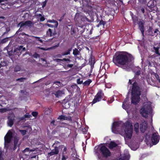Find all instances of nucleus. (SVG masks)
Listing matches in <instances>:
<instances>
[{"mask_svg":"<svg viewBox=\"0 0 160 160\" xmlns=\"http://www.w3.org/2000/svg\"><path fill=\"white\" fill-rule=\"evenodd\" d=\"M141 69L139 67H135L134 69L135 75L131 79H129L128 85H131V102L136 105L140 100V96L142 94L144 98H147L146 93L147 92V87L142 85V81L139 79L138 76L141 74Z\"/></svg>","mask_w":160,"mask_h":160,"instance_id":"f257e3e1","label":"nucleus"},{"mask_svg":"<svg viewBox=\"0 0 160 160\" xmlns=\"http://www.w3.org/2000/svg\"><path fill=\"white\" fill-rule=\"evenodd\" d=\"M125 127L124 129L126 137L128 139H131L132 136V122L127 121L125 123H122L120 122H115L112 125V132L115 133L117 134L120 130H119L120 127L122 128L123 127Z\"/></svg>","mask_w":160,"mask_h":160,"instance_id":"f03ea898","label":"nucleus"},{"mask_svg":"<svg viewBox=\"0 0 160 160\" xmlns=\"http://www.w3.org/2000/svg\"><path fill=\"white\" fill-rule=\"evenodd\" d=\"M127 54L122 52H117L114 55L112 62L117 66L120 67L124 66L129 62H132L134 58L131 54L127 53Z\"/></svg>","mask_w":160,"mask_h":160,"instance_id":"7ed1b4c3","label":"nucleus"},{"mask_svg":"<svg viewBox=\"0 0 160 160\" xmlns=\"http://www.w3.org/2000/svg\"><path fill=\"white\" fill-rule=\"evenodd\" d=\"M99 152L101 155L99 153L98 154V160H105V159L107 158L111 155V153L109 150L104 145L101 146Z\"/></svg>","mask_w":160,"mask_h":160,"instance_id":"20e7f679","label":"nucleus"},{"mask_svg":"<svg viewBox=\"0 0 160 160\" xmlns=\"http://www.w3.org/2000/svg\"><path fill=\"white\" fill-rule=\"evenodd\" d=\"M152 112L151 105L147 104L143 105L140 110V113L142 116L146 118H147L148 115L151 116Z\"/></svg>","mask_w":160,"mask_h":160,"instance_id":"39448f33","label":"nucleus"},{"mask_svg":"<svg viewBox=\"0 0 160 160\" xmlns=\"http://www.w3.org/2000/svg\"><path fill=\"white\" fill-rule=\"evenodd\" d=\"M74 20L77 26H85L86 24L85 22H90V20L86 17L82 16L78 13L76 14Z\"/></svg>","mask_w":160,"mask_h":160,"instance_id":"423d86ee","label":"nucleus"},{"mask_svg":"<svg viewBox=\"0 0 160 160\" xmlns=\"http://www.w3.org/2000/svg\"><path fill=\"white\" fill-rule=\"evenodd\" d=\"M104 95V94L102 90H99L93 99L92 102V104L100 101L102 99V98L103 96Z\"/></svg>","mask_w":160,"mask_h":160,"instance_id":"0eeeda50","label":"nucleus"},{"mask_svg":"<svg viewBox=\"0 0 160 160\" xmlns=\"http://www.w3.org/2000/svg\"><path fill=\"white\" fill-rule=\"evenodd\" d=\"M159 135L158 133H153L151 136V140L152 144L153 145H156L159 141Z\"/></svg>","mask_w":160,"mask_h":160,"instance_id":"6e6552de","label":"nucleus"},{"mask_svg":"<svg viewBox=\"0 0 160 160\" xmlns=\"http://www.w3.org/2000/svg\"><path fill=\"white\" fill-rule=\"evenodd\" d=\"M61 86V84L60 81L54 82L53 83L52 86L50 88V93L53 92L55 91L59 90V88Z\"/></svg>","mask_w":160,"mask_h":160,"instance_id":"1a4fd4ad","label":"nucleus"},{"mask_svg":"<svg viewBox=\"0 0 160 160\" xmlns=\"http://www.w3.org/2000/svg\"><path fill=\"white\" fill-rule=\"evenodd\" d=\"M33 24V23L31 21L28 20L24 22L23 21L20 22L18 24V27L20 26L21 28H22L24 26H27L30 27Z\"/></svg>","mask_w":160,"mask_h":160,"instance_id":"9d476101","label":"nucleus"},{"mask_svg":"<svg viewBox=\"0 0 160 160\" xmlns=\"http://www.w3.org/2000/svg\"><path fill=\"white\" fill-rule=\"evenodd\" d=\"M148 32L149 35L152 36H156L158 35V32H159V30L158 29H156L154 30L152 27H149Z\"/></svg>","mask_w":160,"mask_h":160,"instance_id":"9b49d317","label":"nucleus"},{"mask_svg":"<svg viewBox=\"0 0 160 160\" xmlns=\"http://www.w3.org/2000/svg\"><path fill=\"white\" fill-rule=\"evenodd\" d=\"M139 126L140 132L142 133H144L148 128V124L145 121L140 123Z\"/></svg>","mask_w":160,"mask_h":160,"instance_id":"f8f14e48","label":"nucleus"},{"mask_svg":"<svg viewBox=\"0 0 160 160\" xmlns=\"http://www.w3.org/2000/svg\"><path fill=\"white\" fill-rule=\"evenodd\" d=\"M72 54L74 55L76 59H80L81 54L80 50H79L77 48H75L73 49Z\"/></svg>","mask_w":160,"mask_h":160,"instance_id":"ddd939ff","label":"nucleus"},{"mask_svg":"<svg viewBox=\"0 0 160 160\" xmlns=\"http://www.w3.org/2000/svg\"><path fill=\"white\" fill-rule=\"evenodd\" d=\"M155 62L153 58L148 57L146 61V65L148 67H151L154 66Z\"/></svg>","mask_w":160,"mask_h":160,"instance_id":"4468645a","label":"nucleus"},{"mask_svg":"<svg viewBox=\"0 0 160 160\" xmlns=\"http://www.w3.org/2000/svg\"><path fill=\"white\" fill-rule=\"evenodd\" d=\"M64 94V90L55 91V92L51 93V95L54 94L57 98H58L59 97L62 96V95Z\"/></svg>","mask_w":160,"mask_h":160,"instance_id":"2eb2a0df","label":"nucleus"},{"mask_svg":"<svg viewBox=\"0 0 160 160\" xmlns=\"http://www.w3.org/2000/svg\"><path fill=\"white\" fill-rule=\"evenodd\" d=\"M47 35L48 37H51L52 36H54L57 34L55 29H51L49 28L46 32Z\"/></svg>","mask_w":160,"mask_h":160,"instance_id":"dca6fc26","label":"nucleus"},{"mask_svg":"<svg viewBox=\"0 0 160 160\" xmlns=\"http://www.w3.org/2000/svg\"><path fill=\"white\" fill-rule=\"evenodd\" d=\"M138 28L141 31L142 35L144 36V23L141 21H140L138 23Z\"/></svg>","mask_w":160,"mask_h":160,"instance_id":"f3484780","label":"nucleus"},{"mask_svg":"<svg viewBox=\"0 0 160 160\" xmlns=\"http://www.w3.org/2000/svg\"><path fill=\"white\" fill-rule=\"evenodd\" d=\"M58 119L60 120H68L70 121H72V117L70 116H68L67 117L64 115H60L58 118Z\"/></svg>","mask_w":160,"mask_h":160,"instance_id":"a211bd4d","label":"nucleus"},{"mask_svg":"<svg viewBox=\"0 0 160 160\" xmlns=\"http://www.w3.org/2000/svg\"><path fill=\"white\" fill-rule=\"evenodd\" d=\"M12 135L11 132L10 133L7 134L4 137L5 144L6 143H9L11 141V138H12Z\"/></svg>","mask_w":160,"mask_h":160,"instance_id":"6ab92c4d","label":"nucleus"},{"mask_svg":"<svg viewBox=\"0 0 160 160\" xmlns=\"http://www.w3.org/2000/svg\"><path fill=\"white\" fill-rule=\"evenodd\" d=\"M14 115H12V116H8V126L11 127L13 125L14 123Z\"/></svg>","mask_w":160,"mask_h":160,"instance_id":"aec40b11","label":"nucleus"},{"mask_svg":"<svg viewBox=\"0 0 160 160\" xmlns=\"http://www.w3.org/2000/svg\"><path fill=\"white\" fill-rule=\"evenodd\" d=\"M22 48V46L20 45L18 46V47L14 49V52L15 54L18 56H19L22 54L21 49Z\"/></svg>","mask_w":160,"mask_h":160,"instance_id":"412c9836","label":"nucleus"},{"mask_svg":"<svg viewBox=\"0 0 160 160\" xmlns=\"http://www.w3.org/2000/svg\"><path fill=\"white\" fill-rule=\"evenodd\" d=\"M59 153V149L57 147H55L54 149H53L50 152L48 153V155L52 156L54 155L58 154Z\"/></svg>","mask_w":160,"mask_h":160,"instance_id":"4be33fe9","label":"nucleus"},{"mask_svg":"<svg viewBox=\"0 0 160 160\" xmlns=\"http://www.w3.org/2000/svg\"><path fill=\"white\" fill-rule=\"evenodd\" d=\"M132 18L133 21V25L135 26L137 25L138 22V17L135 15L132 14Z\"/></svg>","mask_w":160,"mask_h":160,"instance_id":"5701e85b","label":"nucleus"},{"mask_svg":"<svg viewBox=\"0 0 160 160\" xmlns=\"http://www.w3.org/2000/svg\"><path fill=\"white\" fill-rule=\"evenodd\" d=\"M1 29L2 31H4V32L2 34L3 35L7 33L10 30V27H8L7 26L2 27L1 28Z\"/></svg>","mask_w":160,"mask_h":160,"instance_id":"b1692460","label":"nucleus"},{"mask_svg":"<svg viewBox=\"0 0 160 160\" xmlns=\"http://www.w3.org/2000/svg\"><path fill=\"white\" fill-rule=\"evenodd\" d=\"M79 28H77V29L78 30V32L80 33V34H82L83 32H84L86 28L85 27V26H77Z\"/></svg>","mask_w":160,"mask_h":160,"instance_id":"393cba45","label":"nucleus"},{"mask_svg":"<svg viewBox=\"0 0 160 160\" xmlns=\"http://www.w3.org/2000/svg\"><path fill=\"white\" fill-rule=\"evenodd\" d=\"M139 125L138 122H136L134 125V131L137 134H138L139 132Z\"/></svg>","mask_w":160,"mask_h":160,"instance_id":"a878e982","label":"nucleus"},{"mask_svg":"<svg viewBox=\"0 0 160 160\" xmlns=\"http://www.w3.org/2000/svg\"><path fill=\"white\" fill-rule=\"evenodd\" d=\"M118 146V144L115 142L111 141L109 144V148L110 149H113V148L116 147Z\"/></svg>","mask_w":160,"mask_h":160,"instance_id":"bb28decb","label":"nucleus"},{"mask_svg":"<svg viewBox=\"0 0 160 160\" xmlns=\"http://www.w3.org/2000/svg\"><path fill=\"white\" fill-rule=\"evenodd\" d=\"M52 111V109L50 108H46L45 109V114L46 115L50 114Z\"/></svg>","mask_w":160,"mask_h":160,"instance_id":"cd10ccee","label":"nucleus"},{"mask_svg":"<svg viewBox=\"0 0 160 160\" xmlns=\"http://www.w3.org/2000/svg\"><path fill=\"white\" fill-rule=\"evenodd\" d=\"M8 53L9 56H13L15 55V52H14V50H13L12 49L9 51L8 50L7 51Z\"/></svg>","mask_w":160,"mask_h":160,"instance_id":"c85d7f7f","label":"nucleus"},{"mask_svg":"<svg viewBox=\"0 0 160 160\" xmlns=\"http://www.w3.org/2000/svg\"><path fill=\"white\" fill-rule=\"evenodd\" d=\"M106 24V22L103 21L102 20H101L100 21L99 23L96 26L97 27H99L100 26H104Z\"/></svg>","mask_w":160,"mask_h":160,"instance_id":"c756f323","label":"nucleus"},{"mask_svg":"<svg viewBox=\"0 0 160 160\" xmlns=\"http://www.w3.org/2000/svg\"><path fill=\"white\" fill-rule=\"evenodd\" d=\"M92 80L90 79H88L85 82L83 83V84L84 86H88L90 83L92 82Z\"/></svg>","mask_w":160,"mask_h":160,"instance_id":"7c9ffc66","label":"nucleus"},{"mask_svg":"<svg viewBox=\"0 0 160 160\" xmlns=\"http://www.w3.org/2000/svg\"><path fill=\"white\" fill-rule=\"evenodd\" d=\"M30 37L32 38V39L35 38L36 40L37 41H39L40 43H42L43 42L42 40L40 39V38L39 37L34 36H30Z\"/></svg>","mask_w":160,"mask_h":160,"instance_id":"2f4dec72","label":"nucleus"},{"mask_svg":"<svg viewBox=\"0 0 160 160\" xmlns=\"http://www.w3.org/2000/svg\"><path fill=\"white\" fill-rule=\"evenodd\" d=\"M72 48H71L67 50V51H65L62 53V55L63 56L68 55L70 54V52L71 51Z\"/></svg>","mask_w":160,"mask_h":160,"instance_id":"473e14b6","label":"nucleus"},{"mask_svg":"<svg viewBox=\"0 0 160 160\" xmlns=\"http://www.w3.org/2000/svg\"><path fill=\"white\" fill-rule=\"evenodd\" d=\"M56 61L58 62H60L63 61H68L69 62H71V60L69 59L66 58H64L63 59H56Z\"/></svg>","mask_w":160,"mask_h":160,"instance_id":"72a5a7b5","label":"nucleus"},{"mask_svg":"<svg viewBox=\"0 0 160 160\" xmlns=\"http://www.w3.org/2000/svg\"><path fill=\"white\" fill-rule=\"evenodd\" d=\"M76 28L72 27L71 28V34L72 35H73L75 34L76 33Z\"/></svg>","mask_w":160,"mask_h":160,"instance_id":"f704fd0d","label":"nucleus"},{"mask_svg":"<svg viewBox=\"0 0 160 160\" xmlns=\"http://www.w3.org/2000/svg\"><path fill=\"white\" fill-rule=\"evenodd\" d=\"M18 142V140H15L14 142V147L13 148V150H15L17 148V146Z\"/></svg>","mask_w":160,"mask_h":160,"instance_id":"c9c22d12","label":"nucleus"},{"mask_svg":"<svg viewBox=\"0 0 160 160\" xmlns=\"http://www.w3.org/2000/svg\"><path fill=\"white\" fill-rule=\"evenodd\" d=\"M47 22H55L56 23V24L55 25L56 27H57L58 25V22L54 20H49L47 21Z\"/></svg>","mask_w":160,"mask_h":160,"instance_id":"e433bc0d","label":"nucleus"},{"mask_svg":"<svg viewBox=\"0 0 160 160\" xmlns=\"http://www.w3.org/2000/svg\"><path fill=\"white\" fill-rule=\"evenodd\" d=\"M160 48L159 47H154V50H155V53L156 54H158L159 55H160V53L159 52V49Z\"/></svg>","mask_w":160,"mask_h":160,"instance_id":"4c0bfd02","label":"nucleus"},{"mask_svg":"<svg viewBox=\"0 0 160 160\" xmlns=\"http://www.w3.org/2000/svg\"><path fill=\"white\" fill-rule=\"evenodd\" d=\"M26 78H19L16 79L17 81H19L21 82H23L25 80H26Z\"/></svg>","mask_w":160,"mask_h":160,"instance_id":"58836bf2","label":"nucleus"},{"mask_svg":"<svg viewBox=\"0 0 160 160\" xmlns=\"http://www.w3.org/2000/svg\"><path fill=\"white\" fill-rule=\"evenodd\" d=\"M8 111V109L5 108L0 109V112L1 113H3L6 112Z\"/></svg>","mask_w":160,"mask_h":160,"instance_id":"ea45409f","label":"nucleus"},{"mask_svg":"<svg viewBox=\"0 0 160 160\" xmlns=\"http://www.w3.org/2000/svg\"><path fill=\"white\" fill-rule=\"evenodd\" d=\"M8 41V38H6L2 39L1 41V43H4Z\"/></svg>","mask_w":160,"mask_h":160,"instance_id":"a19ab883","label":"nucleus"},{"mask_svg":"<svg viewBox=\"0 0 160 160\" xmlns=\"http://www.w3.org/2000/svg\"><path fill=\"white\" fill-rule=\"evenodd\" d=\"M114 101V98L113 97H112L110 98H109L108 101V104L111 103H112L113 101Z\"/></svg>","mask_w":160,"mask_h":160,"instance_id":"79ce46f5","label":"nucleus"},{"mask_svg":"<svg viewBox=\"0 0 160 160\" xmlns=\"http://www.w3.org/2000/svg\"><path fill=\"white\" fill-rule=\"evenodd\" d=\"M128 99L127 98L125 99L124 102H123L122 107L123 108H124V107L126 103V102H128Z\"/></svg>","mask_w":160,"mask_h":160,"instance_id":"37998d69","label":"nucleus"},{"mask_svg":"<svg viewBox=\"0 0 160 160\" xmlns=\"http://www.w3.org/2000/svg\"><path fill=\"white\" fill-rule=\"evenodd\" d=\"M38 114V112H32V115L33 116L36 117Z\"/></svg>","mask_w":160,"mask_h":160,"instance_id":"c03bdc74","label":"nucleus"},{"mask_svg":"<svg viewBox=\"0 0 160 160\" xmlns=\"http://www.w3.org/2000/svg\"><path fill=\"white\" fill-rule=\"evenodd\" d=\"M47 1H48L47 0H45L42 3L41 5H42V7L43 8L46 6Z\"/></svg>","mask_w":160,"mask_h":160,"instance_id":"a18cd8bd","label":"nucleus"},{"mask_svg":"<svg viewBox=\"0 0 160 160\" xmlns=\"http://www.w3.org/2000/svg\"><path fill=\"white\" fill-rule=\"evenodd\" d=\"M20 131L22 135H24L26 134L27 131L25 130H20Z\"/></svg>","mask_w":160,"mask_h":160,"instance_id":"49530a36","label":"nucleus"},{"mask_svg":"<svg viewBox=\"0 0 160 160\" xmlns=\"http://www.w3.org/2000/svg\"><path fill=\"white\" fill-rule=\"evenodd\" d=\"M6 63L4 62H1V63L0 64V68L2 67L6 66Z\"/></svg>","mask_w":160,"mask_h":160,"instance_id":"de8ad7c7","label":"nucleus"},{"mask_svg":"<svg viewBox=\"0 0 160 160\" xmlns=\"http://www.w3.org/2000/svg\"><path fill=\"white\" fill-rule=\"evenodd\" d=\"M33 56L35 58H37L39 57V54L35 52L33 55Z\"/></svg>","mask_w":160,"mask_h":160,"instance_id":"09e8293b","label":"nucleus"},{"mask_svg":"<svg viewBox=\"0 0 160 160\" xmlns=\"http://www.w3.org/2000/svg\"><path fill=\"white\" fill-rule=\"evenodd\" d=\"M77 83L78 84H81L83 83V81L82 80H81L80 78H78L77 80Z\"/></svg>","mask_w":160,"mask_h":160,"instance_id":"8fccbe9b","label":"nucleus"},{"mask_svg":"<svg viewBox=\"0 0 160 160\" xmlns=\"http://www.w3.org/2000/svg\"><path fill=\"white\" fill-rule=\"evenodd\" d=\"M139 11L140 12H142L143 13H144L145 12V10L143 8H142L139 9Z\"/></svg>","mask_w":160,"mask_h":160,"instance_id":"3c124183","label":"nucleus"},{"mask_svg":"<svg viewBox=\"0 0 160 160\" xmlns=\"http://www.w3.org/2000/svg\"><path fill=\"white\" fill-rule=\"evenodd\" d=\"M29 150V148H26L25 149H24L23 150V153L26 152L27 151H28Z\"/></svg>","mask_w":160,"mask_h":160,"instance_id":"603ef678","label":"nucleus"},{"mask_svg":"<svg viewBox=\"0 0 160 160\" xmlns=\"http://www.w3.org/2000/svg\"><path fill=\"white\" fill-rule=\"evenodd\" d=\"M22 28L20 27V28L16 32V34H18L19 32H22V29H21Z\"/></svg>","mask_w":160,"mask_h":160,"instance_id":"864d4df0","label":"nucleus"},{"mask_svg":"<svg viewBox=\"0 0 160 160\" xmlns=\"http://www.w3.org/2000/svg\"><path fill=\"white\" fill-rule=\"evenodd\" d=\"M45 25L46 26H48L49 27H51V28H53L54 26L53 25H51L50 24L47 23L45 24Z\"/></svg>","mask_w":160,"mask_h":160,"instance_id":"5fc2aeb1","label":"nucleus"},{"mask_svg":"<svg viewBox=\"0 0 160 160\" xmlns=\"http://www.w3.org/2000/svg\"><path fill=\"white\" fill-rule=\"evenodd\" d=\"M24 116L25 118H30L31 117V115L26 114L24 115Z\"/></svg>","mask_w":160,"mask_h":160,"instance_id":"6e6d98bb","label":"nucleus"},{"mask_svg":"<svg viewBox=\"0 0 160 160\" xmlns=\"http://www.w3.org/2000/svg\"><path fill=\"white\" fill-rule=\"evenodd\" d=\"M45 18L44 17V16H42L40 19V20L41 21H43L45 20Z\"/></svg>","mask_w":160,"mask_h":160,"instance_id":"4d7b16f0","label":"nucleus"},{"mask_svg":"<svg viewBox=\"0 0 160 160\" xmlns=\"http://www.w3.org/2000/svg\"><path fill=\"white\" fill-rule=\"evenodd\" d=\"M154 76L157 79H159V77L157 73H155Z\"/></svg>","mask_w":160,"mask_h":160,"instance_id":"13d9d810","label":"nucleus"},{"mask_svg":"<svg viewBox=\"0 0 160 160\" xmlns=\"http://www.w3.org/2000/svg\"><path fill=\"white\" fill-rule=\"evenodd\" d=\"M67 150V148L66 147H64V148L63 149V154H64V152H66Z\"/></svg>","mask_w":160,"mask_h":160,"instance_id":"bf43d9fd","label":"nucleus"},{"mask_svg":"<svg viewBox=\"0 0 160 160\" xmlns=\"http://www.w3.org/2000/svg\"><path fill=\"white\" fill-rule=\"evenodd\" d=\"M73 64H68L67 65V67H68L72 68L73 66Z\"/></svg>","mask_w":160,"mask_h":160,"instance_id":"052dcab7","label":"nucleus"},{"mask_svg":"<svg viewBox=\"0 0 160 160\" xmlns=\"http://www.w3.org/2000/svg\"><path fill=\"white\" fill-rule=\"evenodd\" d=\"M2 153H0V160H4L3 157H2Z\"/></svg>","mask_w":160,"mask_h":160,"instance_id":"680f3d73","label":"nucleus"},{"mask_svg":"<svg viewBox=\"0 0 160 160\" xmlns=\"http://www.w3.org/2000/svg\"><path fill=\"white\" fill-rule=\"evenodd\" d=\"M26 50V48L25 47H23V46H22V48L21 51L22 52L23 51H25Z\"/></svg>","mask_w":160,"mask_h":160,"instance_id":"e2e57ef3","label":"nucleus"},{"mask_svg":"<svg viewBox=\"0 0 160 160\" xmlns=\"http://www.w3.org/2000/svg\"><path fill=\"white\" fill-rule=\"evenodd\" d=\"M92 38L93 39H100V37H99V36H96L95 37H93Z\"/></svg>","mask_w":160,"mask_h":160,"instance_id":"0e129e2a","label":"nucleus"},{"mask_svg":"<svg viewBox=\"0 0 160 160\" xmlns=\"http://www.w3.org/2000/svg\"><path fill=\"white\" fill-rule=\"evenodd\" d=\"M62 160H66V158L64 155H62Z\"/></svg>","mask_w":160,"mask_h":160,"instance_id":"69168bd1","label":"nucleus"},{"mask_svg":"<svg viewBox=\"0 0 160 160\" xmlns=\"http://www.w3.org/2000/svg\"><path fill=\"white\" fill-rule=\"evenodd\" d=\"M55 122V121L54 120H53L51 122V124H52L53 125H55V124H54Z\"/></svg>","mask_w":160,"mask_h":160,"instance_id":"338daca9","label":"nucleus"},{"mask_svg":"<svg viewBox=\"0 0 160 160\" xmlns=\"http://www.w3.org/2000/svg\"><path fill=\"white\" fill-rule=\"evenodd\" d=\"M62 54H58L57 55V56L58 58H61L62 57Z\"/></svg>","mask_w":160,"mask_h":160,"instance_id":"774afa93","label":"nucleus"}]
</instances>
